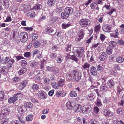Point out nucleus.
I'll return each instance as SVG.
<instances>
[{"instance_id":"nucleus-62","label":"nucleus","mask_w":124,"mask_h":124,"mask_svg":"<svg viewBox=\"0 0 124 124\" xmlns=\"http://www.w3.org/2000/svg\"><path fill=\"white\" fill-rule=\"evenodd\" d=\"M32 53L33 55H35L37 54H39L40 53V51L39 50H34Z\"/></svg>"},{"instance_id":"nucleus-24","label":"nucleus","mask_w":124,"mask_h":124,"mask_svg":"<svg viewBox=\"0 0 124 124\" xmlns=\"http://www.w3.org/2000/svg\"><path fill=\"white\" fill-rule=\"evenodd\" d=\"M66 12L64 11L61 13V17L63 19H66L68 18L69 16Z\"/></svg>"},{"instance_id":"nucleus-53","label":"nucleus","mask_w":124,"mask_h":124,"mask_svg":"<svg viewBox=\"0 0 124 124\" xmlns=\"http://www.w3.org/2000/svg\"><path fill=\"white\" fill-rule=\"evenodd\" d=\"M15 57L16 61L17 62L20 59H24V58L23 56L20 55L16 56Z\"/></svg>"},{"instance_id":"nucleus-27","label":"nucleus","mask_w":124,"mask_h":124,"mask_svg":"<svg viewBox=\"0 0 124 124\" xmlns=\"http://www.w3.org/2000/svg\"><path fill=\"white\" fill-rule=\"evenodd\" d=\"M124 58L120 56L116 58V61L117 62L119 63H121L124 61Z\"/></svg>"},{"instance_id":"nucleus-32","label":"nucleus","mask_w":124,"mask_h":124,"mask_svg":"<svg viewBox=\"0 0 124 124\" xmlns=\"http://www.w3.org/2000/svg\"><path fill=\"white\" fill-rule=\"evenodd\" d=\"M55 0H48L47 2V5L49 6H53L55 3Z\"/></svg>"},{"instance_id":"nucleus-6","label":"nucleus","mask_w":124,"mask_h":124,"mask_svg":"<svg viewBox=\"0 0 124 124\" xmlns=\"http://www.w3.org/2000/svg\"><path fill=\"white\" fill-rule=\"evenodd\" d=\"M79 32V33L78 36H77L75 39V40L77 41H79L82 39L85 34V31L83 29L80 30Z\"/></svg>"},{"instance_id":"nucleus-23","label":"nucleus","mask_w":124,"mask_h":124,"mask_svg":"<svg viewBox=\"0 0 124 124\" xmlns=\"http://www.w3.org/2000/svg\"><path fill=\"white\" fill-rule=\"evenodd\" d=\"M101 89L102 91L107 92L108 90L107 86L104 84H102L100 86Z\"/></svg>"},{"instance_id":"nucleus-22","label":"nucleus","mask_w":124,"mask_h":124,"mask_svg":"<svg viewBox=\"0 0 124 124\" xmlns=\"http://www.w3.org/2000/svg\"><path fill=\"white\" fill-rule=\"evenodd\" d=\"M24 104L26 108L27 109V108H28L30 109H32L33 106V104L31 102H28L25 103Z\"/></svg>"},{"instance_id":"nucleus-10","label":"nucleus","mask_w":124,"mask_h":124,"mask_svg":"<svg viewBox=\"0 0 124 124\" xmlns=\"http://www.w3.org/2000/svg\"><path fill=\"white\" fill-rule=\"evenodd\" d=\"M111 26L108 24H105L102 27V29L104 31L109 32L111 31Z\"/></svg>"},{"instance_id":"nucleus-5","label":"nucleus","mask_w":124,"mask_h":124,"mask_svg":"<svg viewBox=\"0 0 124 124\" xmlns=\"http://www.w3.org/2000/svg\"><path fill=\"white\" fill-rule=\"evenodd\" d=\"M73 80H79L80 79L81 77V72L77 71H74L72 73Z\"/></svg>"},{"instance_id":"nucleus-11","label":"nucleus","mask_w":124,"mask_h":124,"mask_svg":"<svg viewBox=\"0 0 124 124\" xmlns=\"http://www.w3.org/2000/svg\"><path fill=\"white\" fill-rule=\"evenodd\" d=\"M0 4L3 5L6 8H8L9 6L8 0H0Z\"/></svg>"},{"instance_id":"nucleus-14","label":"nucleus","mask_w":124,"mask_h":124,"mask_svg":"<svg viewBox=\"0 0 124 124\" xmlns=\"http://www.w3.org/2000/svg\"><path fill=\"white\" fill-rule=\"evenodd\" d=\"M18 98L17 95L11 97L8 99V102L10 103H14L18 100Z\"/></svg>"},{"instance_id":"nucleus-38","label":"nucleus","mask_w":124,"mask_h":124,"mask_svg":"<svg viewBox=\"0 0 124 124\" xmlns=\"http://www.w3.org/2000/svg\"><path fill=\"white\" fill-rule=\"evenodd\" d=\"M106 52L108 54L110 55L112 54V49L110 46L108 47L106 49Z\"/></svg>"},{"instance_id":"nucleus-55","label":"nucleus","mask_w":124,"mask_h":124,"mask_svg":"<svg viewBox=\"0 0 124 124\" xmlns=\"http://www.w3.org/2000/svg\"><path fill=\"white\" fill-rule=\"evenodd\" d=\"M10 61L9 58L8 57H6L3 60V64H6L8 62Z\"/></svg>"},{"instance_id":"nucleus-37","label":"nucleus","mask_w":124,"mask_h":124,"mask_svg":"<svg viewBox=\"0 0 124 124\" xmlns=\"http://www.w3.org/2000/svg\"><path fill=\"white\" fill-rule=\"evenodd\" d=\"M4 93L3 91H0V101H3L4 97Z\"/></svg>"},{"instance_id":"nucleus-63","label":"nucleus","mask_w":124,"mask_h":124,"mask_svg":"<svg viewBox=\"0 0 124 124\" xmlns=\"http://www.w3.org/2000/svg\"><path fill=\"white\" fill-rule=\"evenodd\" d=\"M12 20V19L10 16L7 17L6 20L5 21V22H10Z\"/></svg>"},{"instance_id":"nucleus-28","label":"nucleus","mask_w":124,"mask_h":124,"mask_svg":"<svg viewBox=\"0 0 124 124\" xmlns=\"http://www.w3.org/2000/svg\"><path fill=\"white\" fill-rule=\"evenodd\" d=\"M42 7V6L41 5V4H36L33 7V9L38 10H40Z\"/></svg>"},{"instance_id":"nucleus-15","label":"nucleus","mask_w":124,"mask_h":124,"mask_svg":"<svg viewBox=\"0 0 124 124\" xmlns=\"http://www.w3.org/2000/svg\"><path fill=\"white\" fill-rule=\"evenodd\" d=\"M8 69L6 66L0 67V73L4 74L8 72Z\"/></svg>"},{"instance_id":"nucleus-44","label":"nucleus","mask_w":124,"mask_h":124,"mask_svg":"<svg viewBox=\"0 0 124 124\" xmlns=\"http://www.w3.org/2000/svg\"><path fill=\"white\" fill-rule=\"evenodd\" d=\"M26 119L28 121H31L33 119V116L32 115H30L26 117Z\"/></svg>"},{"instance_id":"nucleus-43","label":"nucleus","mask_w":124,"mask_h":124,"mask_svg":"<svg viewBox=\"0 0 124 124\" xmlns=\"http://www.w3.org/2000/svg\"><path fill=\"white\" fill-rule=\"evenodd\" d=\"M94 96L93 94L91 93L88 95L87 99L88 100H92L94 99Z\"/></svg>"},{"instance_id":"nucleus-64","label":"nucleus","mask_w":124,"mask_h":124,"mask_svg":"<svg viewBox=\"0 0 124 124\" xmlns=\"http://www.w3.org/2000/svg\"><path fill=\"white\" fill-rule=\"evenodd\" d=\"M110 101L107 98H105L103 100V102L104 103H107Z\"/></svg>"},{"instance_id":"nucleus-12","label":"nucleus","mask_w":124,"mask_h":124,"mask_svg":"<svg viewBox=\"0 0 124 124\" xmlns=\"http://www.w3.org/2000/svg\"><path fill=\"white\" fill-rule=\"evenodd\" d=\"M104 113L105 116H111L113 115V113L108 109L104 110Z\"/></svg>"},{"instance_id":"nucleus-46","label":"nucleus","mask_w":124,"mask_h":124,"mask_svg":"<svg viewBox=\"0 0 124 124\" xmlns=\"http://www.w3.org/2000/svg\"><path fill=\"white\" fill-rule=\"evenodd\" d=\"M70 25V23H63L62 24V28L63 29H65L67 27H69Z\"/></svg>"},{"instance_id":"nucleus-19","label":"nucleus","mask_w":124,"mask_h":124,"mask_svg":"<svg viewBox=\"0 0 124 124\" xmlns=\"http://www.w3.org/2000/svg\"><path fill=\"white\" fill-rule=\"evenodd\" d=\"M107 84L109 87L111 88H114L115 85L114 81L112 79L109 80L107 82Z\"/></svg>"},{"instance_id":"nucleus-61","label":"nucleus","mask_w":124,"mask_h":124,"mask_svg":"<svg viewBox=\"0 0 124 124\" xmlns=\"http://www.w3.org/2000/svg\"><path fill=\"white\" fill-rule=\"evenodd\" d=\"M94 112L96 114L98 113L99 111V108L97 107H94L93 109Z\"/></svg>"},{"instance_id":"nucleus-31","label":"nucleus","mask_w":124,"mask_h":124,"mask_svg":"<svg viewBox=\"0 0 124 124\" xmlns=\"http://www.w3.org/2000/svg\"><path fill=\"white\" fill-rule=\"evenodd\" d=\"M30 66L34 68L36 67L38 64V62L35 61L31 62L30 63Z\"/></svg>"},{"instance_id":"nucleus-18","label":"nucleus","mask_w":124,"mask_h":124,"mask_svg":"<svg viewBox=\"0 0 124 124\" xmlns=\"http://www.w3.org/2000/svg\"><path fill=\"white\" fill-rule=\"evenodd\" d=\"M65 83L64 78L62 77H61L59 81L58 82V85L59 86H62Z\"/></svg>"},{"instance_id":"nucleus-33","label":"nucleus","mask_w":124,"mask_h":124,"mask_svg":"<svg viewBox=\"0 0 124 124\" xmlns=\"http://www.w3.org/2000/svg\"><path fill=\"white\" fill-rule=\"evenodd\" d=\"M90 66V65L87 62L85 63L82 66V69H85L89 68Z\"/></svg>"},{"instance_id":"nucleus-48","label":"nucleus","mask_w":124,"mask_h":124,"mask_svg":"<svg viewBox=\"0 0 124 124\" xmlns=\"http://www.w3.org/2000/svg\"><path fill=\"white\" fill-rule=\"evenodd\" d=\"M103 67L101 66L98 65L97 67V70L99 71H102L103 70Z\"/></svg>"},{"instance_id":"nucleus-8","label":"nucleus","mask_w":124,"mask_h":124,"mask_svg":"<svg viewBox=\"0 0 124 124\" xmlns=\"http://www.w3.org/2000/svg\"><path fill=\"white\" fill-rule=\"evenodd\" d=\"M104 7L107 9L108 10V11L107 12V13L109 16H111L113 12L115 11V9L112 8L110 5H105Z\"/></svg>"},{"instance_id":"nucleus-49","label":"nucleus","mask_w":124,"mask_h":124,"mask_svg":"<svg viewBox=\"0 0 124 124\" xmlns=\"http://www.w3.org/2000/svg\"><path fill=\"white\" fill-rule=\"evenodd\" d=\"M96 104L99 107H101L102 106V104L100 99H98L97 100Z\"/></svg>"},{"instance_id":"nucleus-45","label":"nucleus","mask_w":124,"mask_h":124,"mask_svg":"<svg viewBox=\"0 0 124 124\" xmlns=\"http://www.w3.org/2000/svg\"><path fill=\"white\" fill-rule=\"evenodd\" d=\"M70 59L76 62H78V60L77 58L74 55L71 56Z\"/></svg>"},{"instance_id":"nucleus-47","label":"nucleus","mask_w":124,"mask_h":124,"mask_svg":"<svg viewBox=\"0 0 124 124\" xmlns=\"http://www.w3.org/2000/svg\"><path fill=\"white\" fill-rule=\"evenodd\" d=\"M109 45L110 46L114 47L116 46V44L115 41H112L109 43Z\"/></svg>"},{"instance_id":"nucleus-30","label":"nucleus","mask_w":124,"mask_h":124,"mask_svg":"<svg viewBox=\"0 0 124 124\" xmlns=\"http://www.w3.org/2000/svg\"><path fill=\"white\" fill-rule=\"evenodd\" d=\"M60 19V18L57 16L53 17L51 19L52 23L57 22Z\"/></svg>"},{"instance_id":"nucleus-13","label":"nucleus","mask_w":124,"mask_h":124,"mask_svg":"<svg viewBox=\"0 0 124 124\" xmlns=\"http://www.w3.org/2000/svg\"><path fill=\"white\" fill-rule=\"evenodd\" d=\"M89 70L91 75L95 76L97 74L96 68L95 67L93 66L91 67L90 68Z\"/></svg>"},{"instance_id":"nucleus-1","label":"nucleus","mask_w":124,"mask_h":124,"mask_svg":"<svg viewBox=\"0 0 124 124\" xmlns=\"http://www.w3.org/2000/svg\"><path fill=\"white\" fill-rule=\"evenodd\" d=\"M79 23L82 27H86L90 24L91 22L89 19H82L79 21Z\"/></svg>"},{"instance_id":"nucleus-3","label":"nucleus","mask_w":124,"mask_h":124,"mask_svg":"<svg viewBox=\"0 0 124 124\" xmlns=\"http://www.w3.org/2000/svg\"><path fill=\"white\" fill-rule=\"evenodd\" d=\"M84 49L83 47H79L74 52V54L77 56L81 57L83 55Z\"/></svg>"},{"instance_id":"nucleus-41","label":"nucleus","mask_w":124,"mask_h":124,"mask_svg":"<svg viewBox=\"0 0 124 124\" xmlns=\"http://www.w3.org/2000/svg\"><path fill=\"white\" fill-rule=\"evenodd\" d=\"M51 85L55 89H58L59 88V86L56 83L54 82L51 83Z\"/></svg>"},{"instance_id":"nucleus-34","label":"nucleus","mask_w":124,"mask_h":124,"mask_svg":"<svg viewBox=\"0 0 124 124\" xmlns=\"http://www.w3.org/2000/svg\"><path fill=\"white\" fill-rule=\"evenodd\" d=\"M69 94L70 96L72 97H74L77 96V94L76 91L74 90L71 91Z\"/></svg>"},{"instance_id":"nucleus-50","label":"nucleus","mask_w":124,"mask_h":124,"mask_svg":"<svg viewBox=\"0 0 124 124\" xmlns=\"http://www.w3.org/2000/svg\"><path fill=\"white\" fill-rule=\"evenodd\" d=\"M100 29V24H99L95 26V27L94 31L96 32H97Z\"/></svg>"},{"instance_id":"nucleus-54","label":"nucleus","mask_w":124,"mask_h":124,"mask_svg":"<svg viewBox=\"0 0 124 124\" xmlns=\"http://www.w3.org/2000/svg\"><path fill=\"white\" fill-rule=\"evenodd\" d=\"M89 124H97V122L95 119H92L90 121Z\"/></svg>"},{"instance_id":"nucleus-21","label":"nucleus","mask_w":124,"mask_h":124,"mask_svg":"<svg viewBox=\"0 0 124 124\" xmlns=\"http://www.w3.org/2000/svg\"><path fill=\"white\" fill-rule=\"evenodd\" d=\"M107 58V54L105 52H103L100 56L99 59L101 61H104Z\"/></svg>"},{"instance_id":"nucleus-29","label":"nucleus","mask_w":124,"mask_h":124,"mask_svg":"<svg viewBox=\"0 0 124 124\" xmlns=\"http://www.w3.org/2000/svg\"><path fill=\"white\" fill-rule=\"evenodd\" d=\"M57 56V54L55 52L51 53L50 54V57L52 59L55 58Z\"/></svg>"},{"instance_id":"nucleus-59","label":"nucleus","mask_w":124,"mask_h":124,"mask_svg":"<svg viewBox=\"0 0 124 124\" xmlns=\"http://www.w3.org/2000/svg\"><path fill=\"white\" fill-rule=\"evenodd\" d=\"M31 55L30 53L29 52H26L24 54V56L26 58L29 57Z\"/></svg>"},{"instance_id":"nucleus-7","label":"nucleus","mask_w":124,"mask_h":124,"mask_svg":"<svg viewBox=\"0 0 124 124\" xmlns=\"http://www.w3.org/2000/svg\"><path fill=\"white\" fill-rule=\"evenodd\" d=\"M38 97L39 98L44 99L46 98L47 94L44 92L40 91L38 93Z\"/></svg>"},{"instance_id":"nucleus-51","label":"nucleus","mask_w":124,"mask_h":124,"mask_svg":"<svg viewBox=\"0 0 124 124\" xmlns=\"http://www.w3.org/2000/svg\"><path fill=\"white\" fill-rule=\"evenodd\" d=\"M96 3L94 2L90 4V6L92 9H93L96 7Z\"/></svg>"},{"instance_id":"nucleus-42","label":"nucleus","mask_w":124,"mask_h":124,"mask_svg":"<svg viewBox=\"0 0 124 124\" xmlns=\"http://www.w3.org/2000/svg\"><path fill=\"white\" fill-rule=\"evenodd\" d=\"M40 45V43L39 41H37L34 43L33 45L34 47L37 48L39 47Z\"/></svg>"},{"instance_id":"nucleus-25","label":"nucleus","mask_w":124,"mask_h":124,"mask_svg":"<svg viewBox=\"0 0 124 124\" xmlns=\"http://www.w3.org/2000/svg\"><path fill=\"white\" fill-rule=\"evenodd\" d=\"M40 86L39 85L37 84H34L31 86L32 88L34 91H37L39 89Z\"/></svg>"},{"instance_id":"nucleus-2","label":"nucleus","mask_w":124,"mask_h":124,"mask_svg":"<svg viewBox=\"0 0 124 124\" xmlns=\"http://www.w3.org/2000/svg\"><path fill=\"white\" fill-rule=\"evenodd\" d=\"M91 110V107L89 105H85L84 106L81 110L80 112L84 114L89 113Z\"/></svg>"},{"instance_id":"nucleus-26","label":"nucleus","mask_w":124,"mask_h":124,"mask_svg":"<svg viewBox=\"0 0 124 124\" xmlns=\"http://www.w3.org/2000/svg\"><path fill=\"white\" fill-rule=\"evenodd\" d=\"M27 70V69L25 67H23L20 69L18 73L20 75L23 74L25 73Z\"/></svg>"},{"instance_id":"nucleus-39","label":"nucleus","mask_w":124,"mask_h":124,"mask_svg":"<svg viewBox=\"0 0 124 124\" xmlns=\"http://www.w3.org/2000/svg\"><path fill=\"white\" fill-rule=\"evenodd\" d=\"M72 47V45L70 43H68L66 48V51L67 52H69L71 51V47Z\"/></svg>"},{"instance_id":"nucleus-58","label":"nucleus","mask_w":124,"mask_h":124,"mask_svg":"<svg viewBox=\"0 0 124 124\" xmlns=\"http://www.w3.org/2000/svg\"><path fill=\"white\" fill-rule=\"evenodd\" d=\"M46 30V32H48L49 33H52L54 31L53 29H51L50 27H48L47 28Z\"/></svg>"},{"instance_id":"nucleus-4","label":"nucleus","mask_w":124,"mask_h":124,"mask_svg":"<svg viewBox=\"0 0 124 124\" xmlns=\"http://www.w3.org/2000/svg\"><path fill=\"white\" fill-rule=\"evenodd\" d=\"M20 39L22 42H25L27 40L28 34L26 32H21L20 35Z\"/></svg>"},{"instance_id":"nucleus-17","label":"nucleus","mask_w":124,"mask_h":124,"mask_svg":"<svg viewBox=\"0 0 124 124\" xmlns=\"http://www.w3.org/2000/svg\"><path fill=\"white\" fill-rule=\"evenodd\" d=\"M64 11H65L67 14H68L69 16L70 14H71L73 12V9L71 7H67L65 8Z\"/></svg>"},{"instance_id":"nucleus-9","label":"nucleus","mask_w":124,"mask_h":124,"mask_svg":"<svg viewBox=\"0 0 124 124\" xmlns=\"http://www.w3.org/2000/svg\"><path fill=\"white\" fill-rule=\"evenodd\" d=\"M25 106L24 105L22 106H19L18 108V112L20 113H23L27 110Z\"/></svg>"},{"instance_id":"nucleus-52","label":"nucleus","mask_w":124,"mask_h":124,"mask_svg":"<svg viewBox=\"0 0 124 124\" xmlns=\"http://www.w3.org/2000/svg\"><path fill=\"white\" fill-rule=\"evenodd\" d=\"M32 34H33L32 37V41H33V40L35 39H37L38 37V35L36 33H32Z\"/></svg>"},{"instance_id":"nucleus-57","label":"nucleus","mask_w":124,"mask_h":124,"mask_svg":"<svg viewBox=\"0 0 124 124\" xmlns=\"http://www.w3.org/2000/svg\"><path fill=\"white\" fill-rule=\"evenodd\" d=\"M114 123V124H124V123L121 120L115 121Z\"/></svg>"},{"instance_id":"nucleus-40","label":"nucleus","mask_w":124,"mask_h":124,"mask_svg":"<svg viewBox=\"0 0 124 124\" xmlns=\"http://www.w3.org/2000/svg\"><path fill=\"white\" fill-rule=\"evenodd\" d=\"M28 16H30L31 18H33L35 16V13L34 12H28L27 14Z\"/></svg>"},{"instance_id":"nucleus-20","label":"nucleus","mask_w":124,"mask_h":124,"mask_svg":"<svg viewBox=\"0 0 124 124\" xmlns=\"http://www.w3.org/2000/svg\"><path fill=\"white\" fill-rule=\"evenodd\" d=\"M73 103L72 102V101H69L67 102L66 106L68 109L70 110L73 107Z\"/></svg>"},{"instance_id":"nucleus-36","label":"nucleus","mask_w":124,"mask_h":124,"mask_svg":"<svg viewBox=\"0 0 124 124\" xmlns=\"http://www.w3.org/2000/svg\"><path fill=\"white\" fill-rule=\"evenodd\" d=\"M9 112V109L8 108H6L3 109L1 112L5 116L7 115H8Z\"/></svg>"},{"instance_id":"nucleus-16","label":"nucleus","mask_w":124,"mask_h":124,"mask_svg":"<svg viewBox=\"0 0 124 124\" xmlns=\"http://www.w3.org/2000/svg\"><path fill=\"white\" fill-rule=\"evenodd\" d=\"M81 107L82 106L81 105L78 104L75 105L74 107V110L75 112H78L80 111Z\"/></svg>"},{"instance_id":"nucleus-56","label":"nucleus","mask_w":124,"mask_h":124,"mask_svg":"<svg viewBox=\"0 0 124 124\" xmlns=\"http://www.w3.org/2000/svg\"><path fill=\"white\" fill-rule=\"evenodd\" d=\"M21 65L24 66L27 65V62L25 60H22L21 61Z\"/></svg>"},{"instance_id":"nucleus-60","label":"nucleus","mask_w":124,"mask_h":124,"mask_svg":"<svg viewBox=\"0 0 124 124\" xmlns=\"http://www.w3.org/2000/svg\"><path fill=\"white\" fill-rule=\"evenodd\" d=\"M27 84V82L25 81L22 82L20 84L24 87L26 86Z\"/></svg>"},{"instance_id":"nucleus-35","label":"nucleus","mask_w":124,"mask_h":124,"mask_svg":"<svg viewBox=\"0 0 124 124\" xmlns=\"http://www.w3.org/2000/svg\"><path fill=\"white\" fill-rule=\"evenodd\" d=\"M63 58L62 55L58 56L56 59V61L57 63H61L63 60Z\"/></svg>"}]
</instances>
